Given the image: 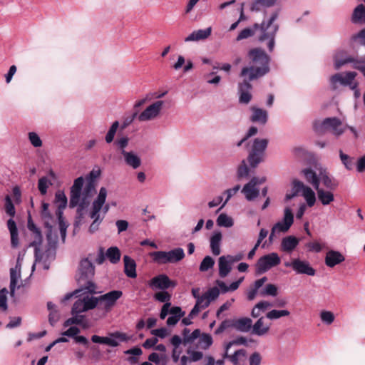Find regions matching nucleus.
<instances>
[{"label":"nucleus","instance_id":"f257e3e1","mask_svg":"<svg viewBox=\"0 0 365 365\" xmlns=\"http://www.w3.org/2000/svg\"><path fill=\"white\" fill-rule=\"evenodd\" d=\"M248 55L255 66L244 67L242 69L240 76H246L248 74V79H245L238 85L239 101L244 104H248L252 99L250 91L252 86L250 81L260 78L269 71V57L264 50L259 48H253L249 51Z\"/></svg>","mask_w":365,"mask_h":365},{"label":"nucleus","instance_id":"f03ea898","mask_svg":"<svg viewBox=\"0 0 365 365\" xmlns=\"http://www.w3.org/2000/svg\"><path fill=\"white\" fill-rule=\"evenodd\" d=\"M79 277L78 283L82 289H85L86 293H96V285L93 282L92 278L95 274V267L88 259H82L80 262Z\"/></svg>","mask_w":365,"mask_h":365},{"label":"nucleus","instance_id":"7ed1b4c3","mask_svg":"<svg viewBox=\"0 0 365 365\" xmlns=\"http://www.w3.org/2000/svg\"><path fill=\"white\" fill-rule=\"evenodd\" d=\"M279 13V10L274 11L267 22L263 21L260 24L259 41H264L268 40L267 47L269 51H272L274 47V38L279 29V26L278 24H274V22L278 18Z\"/></svg>","mask_w":365,"mask_h":365},{"label":"nucleus","instance_id":"20e7f679","mask_svg":"<svg viewBox=\"0 0 365 365\" xmlns=\"http://www.w3.org/2000/svg\"><path fill=\"white\" fill-rule=\"evenodd\" d=\"M268 140L255 138L247 156V161L251 168H255L264 160L265 150Z\"/></svg>","mask_w":365,"mask_h":365},{"label":"nucleus","instance_id":"39448f33","mask_svg":"<svg viewBox=\"0 0 365 365\" xmlns=\"http://www.w3.org/2000/svg\"><path fill=\"white\" fill-rule=\"evenodd\" d=\"M106 196L107 190L106 187H102L99 190L96 200L93 202L92 211L90 216L91 218L94 219V220L89 227V232L91 233L95 232L98 229L99 225L102 220H100L99 212L106 202Z\"/></svg>","mask_w":365,"mask_h":365},{"label":"nucleus","instance_id":"423d86ee","mask_svg":"<svg viewBox=\"0 0 365 365\" xmlns=\"http://www.w3.org/2000/svg\"><path fill=\"white\" fill-rule=\"evenodd\" d=\"M281 259L275 252L261 257L256 263V272L258 274H263L273 267L279 265Z\"/></svg>","mask_w":365,"mask_h":365},{"label":"nucleus","instance_id":"0eeeda50","mask_svg":"<svg viewBox=\"0 0 365 365\" xmlns=\"http://www.w3.org/2000/svg\"><path fill=\"white\" fill-rule=\"evenodd\" d=\"M110 336L111 338L93 335L91 336V341L93 343L103 344L113 347H116L119 345V343L115 339H118L121 341H127L129 340V337L126 334L118 331L110 333Z\"/></svg>","mask_w":365,"mask_h":365},{"label":"nucleus","instance_id":"6e6552de","mask_svg":"<svg viewBox=\"0 0 365 365\" xmlns=\"http://www.w3.org/2000/svg\"><path fill=\"white\" fill-rule=\"evenodd\" d=\"M123 296L120 290H113L98 297L99 307L106 312H110L115 305L116 302Z\"/></svg>","mask_w":365,"mask_h":365},{"label":"nucleus","instance_id":"1a4fd4ad","mask_svg":"<svg viewBox=\"0 0 365 365\" xmlns=\"http://www.w3.org/2000/svg\"><path fill=\"white\" fill-rule=\"evenodd\" d=\"M285 266L291 267L297 274H304L309 276H314L316 274L315 269L307 261L299 259H294L290 263H285Z\"/></svg>","mask_w":365,"mask_h":365},{"label":"nucleus","instance_id":"9d476101","mask_svg":"<svg viewBox=\"0 0 365 365\" xmlns=\"http://www.w3.org/2000/svg\"><path fill=\"white\" fill-rule=\"evenodd\" d=\"M322 128L331 131L336 136L341 135L345 130L341 120L336 117L325 118L322 123Z\"/></svg>","mask_w":365,"mask_h":365},{"label":"nucleus","instance_id":"9b49d317","mask_svg":"<svg viewBox=\"0 0 365 365\" xmlns=\"http://www.w3.org/2000/svg\"><path fill=\"white\" fill-rule=\"evenodd\" d=\"M163 101H158L149 106L138 116L140 121H147L156 118L163 107Z\"/></svg>","mask_w":365,"mask_h":365},{"label":"nucleus","instance_id":"f8f14e48","mask_svg":"<svg viewBox=\"0 0 365 365\" xmlns=\"http://www.w3.org/2000/svg\"><path fill=\"white\" fill-rule=\"evenodd\" d=\"M83 177H79L74 180L73 185L71 187V196L69 207L73 208L77 206L79 202V197L81 195L82 187L83 185Z\"/></svg>","mask_w":365,"mask_h":365},{"label":"nucleus","instance_id":"ddd939ff","mask_svg":"<svg viewBox=\"0 0 365 365\" xmlns=\"http://www.w3.org/2000/svg\"><path fill=\"white\" fill-rule=\"evenodd\" d=\"M343 53V52H338L334 57V67L336 69L338 70L341 66L349 63H352L353 67L359 70L360 71L363 69L364 67H365V61L363 60H356L354 57H346L344 60L340 59L339 56Z\"/></svg>","mask_w":365,"mask_h":365},{"label":"nucleus","instance_id":"4468645a","mask_svg":"<svg viewBox=\"0 0 365 365\" xmlns=\"http://www.w3.org/2000/svg\"><path fill=\"white\" fill-rule=\"evenodd\" d=\"M294 222V215L292 210L289 207L284 209V215L283 221L277 222L272 227L273 232H282L288 231Z\"/></svg>","mask_w":365,"mask_h":365},{"label":"nucleus","instance_id":"2eb2a0df","mask_svg":"<svg viewBox=\"0 0 365 365\" xmlns=\"http://www.w3.org/2000/svg\"><path fill=\"white\" fill-rule=\"evenodd\" d=\"M356 76V73L349 71L343 76L341 73H336L333 75L330 78V82L332 85L333 89H336V84L337 83H341L343 86H351V82L354 80Z\"/></svg>","mask_w":365,"mask_h":365},{"label":"nucleus","instance_id":"dca6fc26","mask_svg":"<svg viewBox=\"0 0 365 365\" xmlns=\"http://www.w3.org/2000/svg\"><path fill=\"white\" fill-rule=\"evenodd\" d=\"M151 287L160 289H166L170 287H175L176 283L169 279L166 274H160L153 277L149 282Z\"/></svg>","mask_w":365,"mask_h":365},{"label":"nucleus","instance_id":"f3484780","mask_svg":"<svg viewBox=\"0 0 365 365\" xmlns=\"http://www.w3.org/2000/svg\"><path fill=\"white\" fill-rule=\"evenodd\" d=\"M258 178L253 177L248 183L245 185L242 190L247 200L251 201L258 197L259 191L255 187L258 185Z\"/></svg>","mask_w":365,"mask_h":365},{"label":"nucleus","instance_id":"a211bd4d","mask_svg":"<svg viewBox=\"0 0 365 365\" xmlns=\"http://www.w3.org/2000/svg\"><path fill=\"white\" fill-rule=\"evenodd\" d=\"M320 182L329 190H335L339 185L338 181L331 177L326 170H320L319 172Z\"/></svg>","mask_w":365,"mask_h":365},{"label":"nucleus","instance_id":"6ab92c4d","mask_svg":"<svg viewBox=\"0 0 365 365\" xmlns=\"http://www.w3.org/2000/svg\"><path fill=\"white\" fill-rule=\"evenodd\" d=\"M345 260L344 256L339 252L329 250L325 257V264L329 267H334Z\"/></svg>","mask_w":365,"mask_h":365},{"label":"nucleus","instance_id":"aec40b11","mask_svg":"<svg viewBox=\"0 0 365 365\" xmlns=\"http://www.w3.org/2000/svg\"><path fill=\"white\" fill-rule=\"evenodd\" d=\"M49 204L47 202H42L41 216L44 222L45 227L49 229V232L47 233L46 237L48 241L51 240V225L50 221L52 220V215L48 210Z\"/></svg>","mask_w":365,"mask_h":365},{"label":"nucleus","instance_id":"412c9836","mask_svg":"<svg viewBox=\"0 0 365 365\" xmlns=\"http://www.w3.org/2000/svg\"><path fill=\"white\" fill-rule=\"evenodd\" d=\"M299 240L297 237L289 235L282 239L281 242V250L291 253L297 247Z\"/></svg>","mask_w":365,"mask_h":365},{"label":"nucleus","instance_id":"4be33fe9","mask_svg":"<svg viewBox=\"0 0 365 365\" xmlns=\"http://www.w3.org/2000/svg\"><path fill=\"white\" fill-rule=\"evenodd\" d=\"M211 27H208L206 29H199L197 31H194L185 38V41H196L206 39L211 35Z\"/></svg>","mask_w":365,"mask_h":365},{"label":"nucleus","instance_id":"5701e85b","mask_svg":"<svg viewBox=\"0 0 365 365\" xmlns=\"http://www.w3.org/2000/svg\"><path fill=\"white\" fill-rule=\"evenodd\" d=\"M123 156L125 164L133 169H137L141 165L140 158L133 151L125 152Z\"/></svg>","mask_w":365,"mask_h":365},{"label":"nucleus","instance_id":"b1692460","mask_svg":"<svg viewBox=\"0 0 365 365\" xmlns=\"http://www.w3.org/2000/svg\"><path fill=\"white\" fill-rule=\"evenodd\" d=\"M124 262V272L127 277L130 278H135L136 274V264L134 259L128 255L123 257Z\"/></svg>","mask_w":365,"mask_h":365},{"label":"nucleus","instance_id":"393cba45","mask_svg":"<svg viewBox=\"0 0 365 365\" xmlns=\"http://www.w3.org/2000/svg\"><path fill=\"white\" fill-rule=\"evenodd\" d=\"M252 115L250 117V120L253 123H259L264 125L267 121V112L265 110L252 107Z\"/></svg>","mask_w":365,"mask_h":365},{"label":"nucleus","instance_id":"a878e982","mask_svg":"<svg viewBox=\"0 0 365 365\" xmlns=\"http://www.w3.org/2000/svg\"><path fill=\"white\" fill-rule=\"evenodd\" d=\"M301 173L304 175L307 182L312 185L315 190H318L319 187V175H317L311 168L303 169Z\"/></svg>","mask_w":365,"mask_h":365},{"label":"nucleus","instance_id":"bb28decb","mask_svg":"<svg viewBox=\"0 0 365 365\" xmlns=\"http://www.w3.org/2000/svg\"><path fill=\"white\" fill-rule=\"evenodd\" d=\"M7 227L11 235V245L13 248H16L19 246V232L15 221L10 218L7 221Z\"/></svg>","mask_w":365,"mask_h":365},{"label":"nucleus","instance_id":"cd10ccee","mask_svg":"<svg viewBox=\"0 0 365 365\" xmlns=\"http://www.w3.org/2000/svg\"><path fill=\"white\" fill-rule=\"evenodd\" d=\"M234 320V328L241 332H248L252 329V321L248 317H242Z\"/></svg>","mask_w":365,"mask_h":365},{"label":"nucleus","instance_id":"c85d7f7f","mask_svg":"<svg viewBox=\"0 0 365 365\" xmlns=\"http://www.w3.org/2000/svg\"><path fill=\"white\" fill-rule=\"evenodd\" d=\"M210 303L211 302L209 301V299L203 294L202 295H201L200 297H199L196 300V303H195L194 307L192 309V310L190 312V317L191 318H193L195 316H196L200 312L201 309H204L207 308V307H209Z\"/></svg>","mask_w":365,"mask_h":365},{"label":"nucleus","instance_id":"c756f323","mask_svg":"<svg viewBox=\"0 0 365 365\" xmlns=\"http://www.w3.org/2000/svg\"><path fill=\"white\" fill-rule=\"evenodd\" d=\"M269 326L264 324V317H260L252 326V334L257 336H264L268 333Z\"/></svg>","mask_w":365,"mask_h":365},{"label":"nucleus","instance_id":"7c9ffc66","mask_svg":"<svg viewBox=\"0 0 365 365\" xmlns=\"http://www.w3.org/2000/svg\"><path fill=\"white\" fill-rule=\"evenodd\" d=\"M317 192V196L319 200L322 202L323 205H329L334 200V194L332 193L333 190H325L323 188L318 187V190H316Z\"/></svg>","mask_w":365,"mask_h":365},{"label":"nucleus","instance_id":"2f4dec72","mask_svg":"<svg viewBox=\"0 0 365 365\" xmlns=\"http://www.w3.org/2000/svg\"><path fill=\"white\" fill-rule=\"evenodd\" d=\"M219 275L222 278H225L228 275L232 269L231 264L227 259L225 256H222L218 260Z\"/></svg>","mask_w":365,"mask_h":365},{"label":"nucleus","instance_id":"473e14b6","mask_svg":"<svg viewBox=\"0 0 365 365\" xmlns=\"http://www.w3.org/2000/svg\"><path fill=\"white\" fill-rule=\"evenodd\" d=\"M73 324L82 326L83 328H87L88 325L85 321V316L78 314L73 315L72 317L66 319L63 323V327H67Z\"/></svg>","mask_w":365,"mask_h":365},{"label":"nucleus","instance_id":"72a5a7b5","mask_svg":"<svg viewBox=\"0 0 365 365\" xmlns=\"http://www.w3.org/2000/svg\"><path fill=\"white\" fill-rule=\"evenodd\" d=\"M222 240V234L220 232H215L210 239V248L214 255L217 256L220 254V242Z\"/></svg>","mask_w":365,"mask_h":365},{"label":"nucleus","instance_id":"f704fd0d","mask_svg":"<svg viewBox=\"0 0 365 365\" xmlns=\"http://www.w3.org/2000/svg\"><path fill=\"white\" fill-rule=\"evenodd\" d=\"M169 263H175L185 257V252L182 248H176L168 252Z\"/></svg>","mask_w":365,"mask_h":365},{"label":"nucleus","instance_id":"c9c22d12","mask_svg":"<svg viewBox=\"0 0 365 365\" xmlns=\"http://www.w3.org/2000/svg\"><path fill=\"white\" fill-rule=\"evenodd\" d=\"M257 30L260 31V25L258 24H255L253 26V29L250 28H246L242 30L237 37V41H241L242 39L247 38L250 36H252Z\"/></svg>","mask_w":365,"mask_h":365},{"label":"nucleus","instance_id":"e433bc0d","mask_svg":"<svg viewBox=\"0 0 365 365\" xmlns=\"http://www.w3.org/2000/svg\"><path fill=\"white\" fill-rule=\"evenodd\" d=\"M245 357L246 350L242 349L236 351L231 356H230V360L234 365H242Z\"/></svg>","mask_w":365,"mask_h":365},{"label":"nucleus","instance_id":"4c0bfd02","mask_svg":"<svg viewBox=\"0 0 365 365\" xmlns=\"http://www.w3.org/2000/svg\"><path fill=\"white\" fill-rule=\"evenodd\" d=\"M82 299L84 302V308L88 311L91 309H93L99 305L98 297H89L88 295H84L82 297Z\"/></svg>","mask_w":365,"mask_h":365},{"label":"nucleus","instance_id":"58836bf2","mask_svg":"<svg viewBox=\"0 0 365 365\" xmlns=\"http://www.w3.org/2000/svg\"><path fill=\"white\" fill-rule=\"evenodd\" d=\"M106 256L110 262L115 264L120 259V252L116 247H111L107 250Z\"/></svg>","mask_w":365,"mask_h":365},{"label":"nucleus","instance_id":"ea45409f","mask_svg":"<svg viewBox=\"0 0 365 365\" xmlns=\"http://www.w3.org/2000/svg\"><path fill=\"white\" fill-rule=\"evenodd\" d=\"M54 203L57 205V207L65 209L67 206L68 200L65 193L61 190H58L55 194Z\"/></svg>","mask_w":365,"mask_h":365},{"label":"nucleus","instance_id":"a19ab883","mask_svg":"<svg viewBox=\"0 0 365 365\" xmlns=\"http://www.w3.org/2000/svg\"><path fill=\"white\" fill-rule=\"evenodd\" d=\"M4 210L5 212L12 219L16 215V210L12 200L9 195L5 197Z\"/></svg>","mask_w":365,"mask_h":365},{"label":"nucleus","instance_id":"79ce46f5","mask_svg":"<svg viewBox=\"0 0 365 365\" xmlns=\"http://www.w3.org/2000/svg\"><path fill=\"white\" fill-rule=\"evenodd\" d=\"M153 260L158 264H167L168 262V252L157 251L151 253Z\"/></svg>","mask_w":365,"mask_h":365},{"label":"nucleus","instance_id":"37998d69","mask_svg":"<svg viewBox=\"0 0 365 365\" xmlns=\"http://www.w3.org/2000/svg\"><path fill=\"white\" fill-rule=\"evenodd\" d=\"M302 195L305 198L309 207H312L316 202V196L314 192L309 187H306Z\"/></svg>","mask_w":365,"mask_h":365},{"label":"nucleus","instance_id":"c03bdc74","mask_svg":"<svg viewBox=\"0 0 365 365\" xmlns=\"http://www.w3.org/2000/svg\"><path fill=\"white\" fill-rule=\"evenodd\" d=\"M290 314V312L288 310H277L273 309L267 313V318L273 320L277 319L282 317H287Z\"/></svg>","mask_w":365,"mask_h":365},{"label":"nucleus","instance_id":"a18cd8bd","mask_svg":"<svg viewBox=\"0 0 365 365\" xmlns=\"http://www.w3.org/2000/svg\"><path fill=\"white\" fill-rule=\"evenodd\" d=\"M34 240L30 243V247H34L35 248V256L36 257H38V246L42 242V235L40 230H37L36 232H34Z\"/></svg>","mask_w":365,"mask_h":365},{"label":"nucleus","instance_id":"49530a36","mask_svg":"<svg viewBox=\"0 0 365 365\" xmlns=\"http://www.w3.org/2000/svg\"><path fill=\"white\" fill-rule=\"evenodd\" d=\"M217 223L219 226L225 227H230L233 225L232 219L223 213L218 216Z\"/></svg>","mask_w":365,"mask_h":365},{"label":"nucleus","instance_id":"de8ad7c7","mask_svg":"<svg viewBox=\"0 0 365 365\" xmlns=\"http://www.w3.org/2000/svg\"><path fill=\"white\" fill-rule=\"evenodd\" d=\"M339 156L342 163L344 165L347 170H352L355 164L354 158H351L346 154H344L342 150L339 151Z\"/></svg>","mask_w":365,"mask_h":365},{"label":"nucleus","instance_id":"09e8293b","mask_svg":"<svg viewBox=\"0 0 365 365\" xmlns=\"http://www.w3.org/2000/svg\"><path fill=\"white\" fill-rule=\"evenodd\" d=\"M118 127V121H115L113 123V124L111 125L110 128L108 130V132L107 133L105 137V140L107 143H110L111 142H113Z\"/></svg>","mask_w":365,"mask_h":365},{"label":"nucleus","instance_id":"8fccbe9b","mask_svg":"<svg viewBox=\"0 0 365 365\" xmlns=\"http://www.w3.org/2000/svg\"><path fill=\"white\" fill-rule=\"evenodd\" d=\"M17 281V272L15 268H11L10 269V293L11 296L14 295Z\"/></svg>","mask_w":365,"mask_h":365},{"label":"nucleus","instance_id":"3c124183","mask_svg":"<svg viewBox=\"0 0 365 365\" xmlns=\"http://www.w3.org/2000/svg\"><path fill=\"white\" fill-rule=\"evenodd\" d=\"M250 169L247 165V163L245 160H243L237 168V178L238 179H242L243 178H247L249 175Z\"/></svg>","mask_w":365,"mask_h":365},{"label":"nucleus","instance_id":"603ef678","mask_svg":"<svg viewBox=\"0 0 365 365\" xmlns=\"http://www.w3.org/2000/svg\"><path fill=\"white\" fill-rule=\"evenodd\" d=\"M214 264V259L210 256H206L200 263V270L201 272H206L212 268Z\"/></svg>","mask_w":365,"mask_h":365},{"label":"nucleus","instance_id":"864d4df0","mask_svg":"<svg viewBox=\"0 0 365 365\" xmlns=\"http://www.w3.org/2000/svg\"><path fill=\"white\" fill-rule=\"evenodd\" d=\"M84 312H87V310L84 308V302L81 297L76 300L73 304L71 309V314L74 315Z\"/></svg>","mask_w":365,"mask_h":365},{"label":"nucleus","instance_id":"5fc2aeb1","mask_svg":"<svg viewBox=\"0 0 365 365\" xmlns=\"http://www.w3.org/2000/svg\"><path fill=\"white\" fill-rule=\"evenodd\" d=\"M129 143V138L126 136L120 138L114 142V145L120 150V153L123 155L125 152H127L125 148L128 146Z\"/></svg>","mask_w":365,"mask_h":365},{"label":"nucleus","instance_id":"6e6d98bb","mask_svg":"<svg viewBox=\"0 0 365 365\" xmlns=\"http://www.w3.org/2000/svg\"><path fill=\"white\" fill-rule=\"evenodd\" d=\"M230 327L234 328V320L225 319L221 322L218 328L215 330V334H219L222 333L225 330Z\"/></svg>","mask_w":365,"mask_h":365},{"label":"nucleus","instance_id":"4d7b16f0","mask_svg":"<svg viewBox=\"0 0 365 365\" xmlns=\"http://www.w3.org/2000/svg\"><path fill=\"white\" fill-rule=\"evenodd\" d=\"M204 295L209 299L211 302L212 301L215 300L220 295V290L217 287H214L208 289L206 292L204 293Z\"/></svg>","mask_w":365,"mask_h":365},{"label":"nucleus","instance_id":"13d9d810","mask_svg":"<svg viewBox=\"0 0 365 365\" xmlns=\"http://www.w3.org/2000/svg\"><path fill=\"white\" fill-rule=\"evenodd\" d=\"M320 317L322 321L327 324H331L334 321V315L329 311H322Z\"/></svg>","mask_w":365,"mask_h":365},{"label":"nucleus","instance_id":"bf43d9fd","mask_svg":"<svg viewBox=\"0 0 365 365\" xmlns=\"http://www.w3.org/2000/svg\"><path fill=\"white\" fill-rule=\"evenodd\" d=\"M293 185V192L294 194L298 195L299 192H304L306 187H308V186L304 185V184L298 180H294L292 182Z\"/></svg>","mask_w":365,"mask_h":365},{"label":"nucleus","instance_id":"052dcab7","mask_svg":"<svg viewBox=\"0 0 365 365\" xmlns=\"http://www.w3.org/2000/svg\"><path fill=\"white\" fill-rule=\"evenodd\" d=\"M80 332H81V330L77 327L70 326V327L65 331L62 332L61 334L63 336H66L71 337V338L74 339L76 336H78V334Z\"/></svg>","mask_w":365,"mask_h":365},{"label":"nucleus","instance_id":"680f3d73","mask_svg":"<svg viewBox=\"0 0 365 365\" xmlns=\"http://www.w3.org/2000/svg\"><path fill=\"white\" fill-rule=\"evenodd\" d=\"M29 138L31 143L36 148L41 147L42 145V141L39 136L34 132H30L29 133Z\"/></svg>","mask_w":365,"mask_h":365},{"label":"nucleus","instance_id":"e2e57ef3","mask_svg":"<svg viewBox=\"0 0 365 365\" xmlns=\"http://www.w3.org/2000/svg\"><path fill=\"white\" fill-rule=\"evenodd\" d=\"M262 295L276 296L277 294V288L274 284H268L265 287V289L261 293Z\"/></svg>","mask_w":365,"mask_h":365},{"label":"nucleus","instance_id":"0e129e2a","mask_svg":"<svg viewBox=\"0 0 365 365\" xmlns=\"http://www.w3.org/2000/svg\"><path fill=\"white\" fill-rule=\"evenodd\" d=\"M48 179L46 177H43L38 180V188L42 195H45L47 192L48 189Z\"/></svg>","mask_w":365,"mask_h":365},{"label":"nucleus","instance_id":"69168bd1","mask_svg":"<svg viewBox=\"0 0 365 365\" xmlns=\"http://www.w3.org/2000/svg\"><path fill=\"white\" fill-rule=\"evenodd\" d=\"M171 296L167 292H159L155 294V298L160 302H168Z\"/></svg>","mask_w":365,"mask_h":365},{"label":"nucleus","instance_id":"338daca9","mask_svg":"<svg viewBox=\"0 0 365 365\" xmlns=\"http://www.w3.org/2000/svg\"><path fill=\"white\" fill-rule=\"evenodd\" d=\"M12 195L16 204H19L21 201V192L18 186H15L12 189Z\"/></svg>","mask_w":365,"mask_h":365},{"label":"nucleus","instance_id":"774afa93","mask_svg":"<svg viewBox=\"0 0 365 365\" xmlns=\"http://www.w3.org/2000/svg\"><path fill=\"white\" fill-rule=\"evenodd\" d=\"M261 356L259 353L255 352L250 357V365H260Z\"/></svg>","mask_w":365,"mask_h":365}]
</instances>
